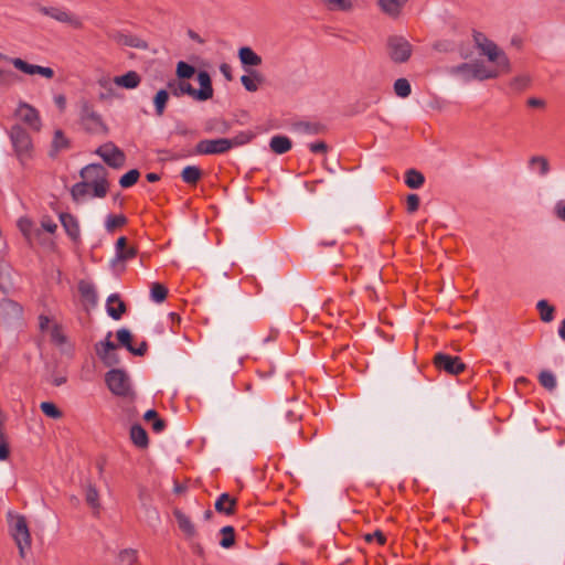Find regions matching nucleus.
I'll return each instance as SVG.
<instances>
[{
    "label": "nucleus",
    "instance_id": "f257e3e1",
    "mask_svg": "<svg viewBox=\"0 0 565 565\" xmlns=\"http://www.w3.org/2000/svg\"><path fill=\"white\" fill-rule=\"evenodd\" d=\"M472 40L479 54L484 56L488 62L493 64V66L487 65L481 60L461 63L459 65L451 66L448 70V73L451 76L457 77L463 83H469L472 81L483 82L494 79L501 74H508L511 72L512 65L505 52L484 33L475 31Z\"/></svg>",
    "mask_w": 565,
    "mask_h": 565
},
{
    "label": "nucleus",
    "instance_id": "f03ea898",
    "mask_svg": "<svg viewBox=\"0 0 565 565\" xmlns=\"http://www.w3.org/2000/svg\"><path fill=\"white\" fill-rule=\"evenodd\" d=\"M196 81L200 85L199 89L193 88L189 82L180 78L169 81L168 88L175 97L189 95L196 102H206L211 99L213 97L214 89L210 74L205 71H200L196 74Z\"/></svg>",
    "mask_w": 565,
    "mask_h": 565
},
{
    "label": "nucleus",
    "instance_id": "7ed1b4c3",
    "mask_svg": "<svg viewBox=\"0 0 565 565\" xmlns=\"http://www.w3.org/2000/svg\"><path fill=\"white\" fill-rule=\"evenodd\" d=\"M81 178L92 189V195L104 198L108 192L107 170L99 163H92L81 170Z\"/></svg>",
    "mask_w": 565,
    "mask_h": 565
},
{
    "label": "nucleus",
    "instance_id": "20e7f679",
    "mask_svg": "<svg viewBox=\"0 0 565 565\" xmlns=\"http://www.w3.org/2000/svg\"><path fill=\"white\" fill-rule=\"evenodd\" d=\"M9 138L14 154L21 164H25L33 157V141L30 134L20 125H13L9 130Z\"/></svg>",
    "mask_w": 565,
    "mask_h": 565
},
{
    "label": "nucleus",
    "instance_id": "39448f33",
    "mask_svg": "<svg viewBox=\"0 0 565 565\" xmlns=\"http://www.w3.org/2000/svg\"><path fill=\"white\" fill-rule=\"evenodd\" d=\"M387 57L395 64H404L413 54V45L408 39L401 34H391L385 41Z\"/></svg>",
    "mask_w": 565,
    "mask_h": 565
},
{
    "label": "nucleus",
    "instance_id": "423d86ee",
    "mask_svg": "<svg viewBox=\"0 0 565 565\" xmlns=\"http://www.w3.org/2000/svg\"><path fill=\"white\" fill-rule=\"evenodd\" d=\"M79 118L86 131L95 135H106L108 132V128L103 121L102 116L87 100L81 103Z\"/></svg>",
    "mask_w": 565,
    "mask_h": 565
},
{
    "label": "nucleus",
    "instance_id": "0eeeda50",
    "mask_svg": "<svg viewBox=\"0 0 565 565\" xmlns=\"http://www.w3.org/2000/svg\"><path fill=\"white\" fill-rule=\"evenodd\" d=\"M105 381L109 391L113 394L130 398L135 396V393L131 388L129 376L125 371L119 369H113L106 373Z\"/></svg>",
    "mask_w": 565,
    "mask_h": 565
},
{
    "label": "nucleus",
    "instance_id": "6e6552de",
    "mask_svg": "<svg viewBox=\"0 0 565 565\" xmlns=\"http://www.w3.org/2000/svg\"><path fill=\"white\" fill-rule=\"evenodd\" d=\"M95 153L98 154L104 160V162L111 168L119 169L125 166V152L111 141L99 146Z\"/></svg>",
    "mask_w": 565,
    "mask_h": 565
},
{
    "label": "nucleus",
    "instance_id": "1a4fd4ad",
    "mask_svg": "<svg viewBox=\"0 0 565 565\" xmlns=\"http://www.w3.org/2000/svg\"><path fill=\"white\" fill-rule=\"evenodd\" d=\"M0 60L8 61L13 65L18 71L26 74V75H41L45 78H52L54 76V71L47 66H41L35 64H30L26 61L20 57H9L2 53H0Z\"/></svg>",
    "mask_w": 565,
    "mask_h": 565
},
{
    "label": "nucleus",
    "instance_id": "9d476101",
    "mask_svg": "<svg viewBox=\"0 0 565 565\" xmlns=\"http://www.w3.org/2000/svg\"><path fill=\"white\" fill-rule=\"evenodd\" d=\"M411 0H376L375 6L381 14L391 19L399 20Z\"/></svg>",
    "mask_w": 565,
    "mask_h": 565
},
{
    "label": "nucleus",
    "instance_id": "9b49d317",
    "mask_svg": "<svg viewBox=\"0 0 565 565\" xmlns=\"http://www.w3.org/2000/svg\"><path fill=\"white\" fill-rule=\"evenodd\" d=\"M435 366L448 374L457 375L465 371L466 364L458 356H451L446 353H437L434 358Z\"/></svg>",
    "mask_w": 565,
    "mask_h": 565
},
{
    "label": "nucleus",
    "instance_id": "f8f14e48",
    "mask_svg": "<svg viewBox=\"0 0 565 565\" xmlns=\"http://www.w3.org/2000/svg\"><path fill=\"white\" fill-rule=\"evenodd\" d=\"M110 338L111 332H108L105 341H100L95 345L96 354L107 366H113L119 363V358L115 353L117 345L110 340Z\"/></svg>",
    "mask_w": 565,
    "mask_h": 565
},
{
    "label": "nucleus",
    "instance_id": "ddd939ff",
    "mask_svg": "<svg viewBox=\"0 0 565 565\" xmlns=\"http://www.w3.org/2000/svg\"><path fill=\"white\" fill-rule=\"evenodd\" d=\"M231 150L227 138L204 139L196 143L195 151L200 154H221Z\"/></svg>",
    "mask_w": 565,
    "mask_h": 565
},
{
    "label": "nucleus",
    "instance_id": "4468645a",
    "mask_svg": "<svg viewBox=\"0 0 565 565\" xmlns=\"http://www.w3.org/2000/svg\"><path fill=\"white\" fill-rule=\"evenodd\" d=\"M15 116L31 129L35 131L41 129L40 114L32 105L20 102L15 109Z\"/></svg>",
    "mask_w": 565,
    "mask_h": 565
},
{
    "label": "nucleus",
    "instance_id": "2eb2a0df",
    "mask_svg": "<svg viewBox=\"0 0 565 565\" xmlns=\"http://www.w3.org/2000/svg\"><path fill=\"white\" fill-rule=\"evenodd\" d=\"M41 12L58 22L66 23L74 29H81L83 26V22L77 15L63 9L44 7L41 9Z\"/></svg>",
    "mask_w": 565,
    "mask_h": 565
},
{
    "label": "nucleus",
    "instance_id": "dca6fc26",
    "mask_svg": "<svg viewBox=\"0 0 565 565\" xmlns=\"http://www.w3.org/2000/svg\"><path fill=\"white\" fill-rule=\"evenodd\" d=\"M22 308L19 303L10 299L0 301V321L3 323H11L21 318Z\"/></svg>",
    "mask_w": 565,
    "mask_h": 565
},
{
    "label": "nucleus",
    "instance_id": "f3484780",
    "mask_svg": "<svg viewBox=\"0 0 565 565\" xmlns=\"http://www.w3.org/2000/svg\"><path fill=\"white\" fill-rule=\"evenodd\" d=\"M12 537L15 543H22L24 546H31V534L23 515H17L12 527Z\"/></svg>",
    "mask_w": 565,
    "mask_h": 565
},
{
    "label": "nucleus",
    "instance_id": "a211bd4d",
    "mask_svg": "<svg viewBox=\"0 0 565 565\" xmlns=\"http://www.w3.org/2000/svg\"><path fill=\"white\" fill-rule=\"evenodd\" d=\"M111 39L119 45L129 46L138 50H147L149 47L148 42L141 39L138 35L125 33V32H115L111 35Z\"/></svg>",
    "mask_w": 565,
    "mask_h": 565
},
{
    "label": "nucleus",
    "instance_id": "6ab92c4d",
    "mask_svg": "<svg viewBox=\"0 0 565 565\" xmlns=\"http://www.w3.org/2000/svg\"><path fill=\"white\" fill-rule=\"evenodd\" d=\"M173 515L178 522L179 529L183 532L186 539H193L196 536V527L190 516L179 509L173 510Z\"/></svg>",
    "mask_w": 565,
    "mask_h": 565
},
{
    "label": "nucleus",
    "instance_id": "aec40b11",
    "mask_svg": "<svg viewBox=\"0 0 565 565\" xmlns=\"http://www.w3.org/2000/svg\"><path fill=\"white\" fill-rule=\"evenodd\" d=\"M113 82L119 87L134 89L139 86L141 77L136 71H129L124 75L114 77Z\"/></svg>",
    "mask_w": 565,
    "mask_h": 565
},
{
    "label": "nucleus",
    "instance_id": "412c9836",
    "mask_svg": "<svg viewBox=\"0 0 565 565\" xmlns=\"http://www.w3.org/2000/svg\"><path fill=\"white\" fill-rule=\"evenodd\" d=\"M60 220L68 236L74 241L78 239L81 231L77 220L68 213H62Z\"/></svg>",
    "mask_w": 565,
    "mask_h": 565
},
{
    "label": "nucleus",
    "instance_id": "4be33fe9",
    "mask_svg": "<svg viewBox=\"0 0 565 565\" xmlns=\"http://www.w3.org/2000/svg\"><path fill=\"white\" fill-rule=\"evenodd\" d=\"M214 507L218 513L232 515L235 512L236 499L228 493H223L218 497Z\"/></svg>",
    "mask_w": 565,
    "mask_h": 565
},
{
    "label": "nucleus",
    "instance_id": "5701e85b",
    "mask_svg": "<svg viewBox=\"0 0 565 565\" xmlns=\"http://www.w3.org/2000/svg\"><path fill=\"white\" fill-rule=\"evenodd\" d=\"M323 6L331 12L350 13L355 9L353 0H323Z\"/></svg>",
    "mask_w": 565,
    "mask_h": 565
},
{
    "label": "nucleus",
    "instance_id": "b1692460",
    "mask_svg": "<svg viewBox=\"0 0 565 565\" xmlns=\"http://www.w3.org/2000/svg\"><path fill=\"white\" fill-rule=\"evenodd\" d=\"M107 313L115 320L120 319L126 311L125 303L119 299L118 295H111L107 299Z\"/></svg>",
    "mask_w": 565,
    "mask_h": 565
},
{
    "label": "nucleus",
    "instance_id": "393cba45",
    "mask_svg": "<svg viewBox=\"0 0 565 565\" xmlns=\"http://www.w3.org/2000/svg\"><path fill=\"white\" fill-rule=\"evenodd\" d=\"M238 58L243 65L247 66H259L262 64V57L248 46L238 50Z\"/></svg>",
    "mask_w": 565,
    "mask_h": 565
},
{
    "label": "nucleus",
    "instance_id": "a878e982",
    "mask_svg": "<svg viewBox=\"0 0 565 565\" xmlns=\"http://www.w3.org/2000/svg\"><path fill=\"white\" fill-rule=\"evenodd\" d=\"M68 146L70 141L64 136L63 131L60 129L55 130L50 150V157H56L60 151L67 149Z\"/></svg>",
    "mask_w": 565,
    "mask_h": 565
},
{
    "label": "nucleus",
    "instance_id": "bb28decb",
    "mask_svg": "<svg viewBox=\"0 0 565 565\" xmlns=\"http://www.w3.org/2000/svg\"><path fill=\"white\" fill-rule=\"evenodd\" d=\"M86 503L92 508L94 514H98L100 510L99 493L96 487L88 483L85 489Z\"/></svg>",
    "mask_w": 565,
    "mask_h": 565
},
{
    "label": "nucleus",
    "instance_id": "cd10ccee",
    "mask_svg": "<svg viewBox=\"0 0 565 565\" xmlns=\"http://www.w3.org/2000/svg\"><path fill=\"white\" fill-rule=\"evenodd\" d=\"M269 147L273 152L282 154L291 149V140L286 136H274L270 139Z\"/></svg>",
    "mask_w": 565,
    "mask_h": 565
},
{
    "label": "nucleus",
    "instance_id": "c85d7f7f",
    "mask_svg": "<svg viewBox=\"0 0 565 565\" xmlns=\"http://www.w3.org/2000/svg\"><path fill=\"white\" fill-rule=\"evenodd\" d=\"M241 82L246 90L254 93L258 90L259 85L263 83V76L260 73L252 71L249 75H243Z\"/></svg>",
    "mask_w": 565,
    "mask_h": 565
},
{
    "label": "nucleus",
    "instance_id": "c756f323",
    "mask_svg": "<svg viewBox=\"0 0 565 565\" xmlns=\"http://www.w3.org/2000/svg\"><path fill=\"white\" fill-rule=\"evenodd\" d=\"M425 182L424 174L415 169H409L405 174V183L411 189H419Z\"/></svg>",
    "mask_w": 565,
    "mask_h": 565
},
{
    "label": "nucleus",
    "instance_id": "7c9ffc66",
    "mask_svg": "<svg viewBox=\"0 0 565 565\" xmlns=\"http://www.w3.org/2000/svg\"><path fill=\"white\" fill-rule=\"evenodd\" d=\"M130 438L138 447H147L148 436L146 430L140 425H134L130 429Z\"/></svg>",
    "mask_w": 565,
    "mask_h": 565
},
{
    "label": "nucleus",
    "instance_id": "2f4dec72",
    "mask_svg": "<svg viewBox=\"0 0 565 565\" xmlns=\"http://www.w3.org/2000/svg\"><path fill=\"white\" fill-rule=\"evenodd\" d=\"M230 130V124L223 119H210L205 124V131L215 134H226Z\"/></svg>",
    "mask_w": 565,
    "mask_h": 565
},
{
    "label": "nucleus",
    "instance_id": "473e14b6",
    "mask_svg": "<svg viewBox=\"0 0 565 565\" xmlns=\"http://www.w3.org/2000/svg\"><path fill=\"white\" fill-rule=\"evenodd\" d=\"M181 177L185 183L195 184L201 179L202 171L195 166H188L182 170Z\"/></svg>",
    "mask_w": 565,
    "mask_h": 565
},
{
    "label": "nucleus",
    "instance_id": "72a5a7b5",
    "mask_svg": "<svg viewBox=\"0 0 565 565\" xmlns=\"http://www.w3.org/2000/svg\"><path fill=\"white\" fill-rule=\"evenodd\" d=\"M539 382L544 388H546L550 392L554 391L557 385L555 375L547 370H544L539 374Z\"/></svg>",
    "mask_w": 565,
    "mask_h": 565
},
{
    "label": "nucleus",
    "instance_id": "f704fd0d",
    "mask_svg": "<svg viewBox=\"0 0 565 565\" xmlns=\"http://www.w3.org/2000/svg\"><path fill=\"white\" fill-rule=\"evenodd\" d=\"M169 100V93L166 89H160L154 98L153 104L156 108V114L158 116H162L167 106V103Z\"/></svg>",
    "mask_w": 565,
    "mask_h": 565
},
{
    "label": "nucleus",
    "instance_id": "c9c22d12",
    "mask_svg": "<svg viewBox=\"0 0 565 565\" xmlns=\"http://www.w3.org/2000/svg\"><path fill=\"white\" fill-rule=\"evenodd\" d=\"M90 188L84 181L78 182L72 186L71 194L74 201L79 202L88 194H90Z\"/></svg>",
    "mask_w": 565,
    "mask_h": 565
},
{
    "label": "nucleus",
    "instance_id": "e433bc0d",
    "mask_svg": "<svg viewBox=\"0 0 565 565\" xmlns=\"http://www.w3.org/2000/svg\"><path fill=\"white\" fill-rule=\"evenodd\" d=\"M530 167H537L540 175L544 177L550 172L548 160L543 156H534L529 160Z\"/></svg>",
    "mask_w": 565,
    "mask_h": 565
},
{
    "label": "nucleus",
    "instance_id": "4c0bfd02",
    "mask_svg": "<svg viewBox=\"0 0 565 565\" xmlns=\"http://www.w3.org/2000/svg\"><path fill=\"white\" fill-rule=\"evenodd\" d=\"M537 310L540 311L541 319L544 322H551L554 318V307L551 306L546 300H540L536 305Z\"/></svg>",
    "mask_w": 565,
    "mask_h": 565
},
{
    "label": "nucleus",
    "instance_id": "58836bf2",
    "mask_svg": "<svg viewBox=\"0 0 565 565\" xmlns=\"http://www.w3.org/2000/svg\"><path fill=\"white\" fill-rule=\"evenodd\" d=\"M221 533L223 535L222 540L220 541V545L223 547V548H230L234 545L235 543V532H234V527L231 526V525H227V526H224L222 530H221Z\"/></svg>",
    "mask_w": 565,
    "mask_h": 565
},
{
    "label": "nucleus",
    "instance_id": "ea45409f",
    "mask_svg": "<svg viewBox=\"0 0 565 565\" xmlns=\"http://www.w3.org/2000/svg\"><path fill=\"white\" fill-rule=\"evenodd\" d=\"M394 92L398 97L406 98L411 95V84L406 78H398L394 83Z\"/></svg>",
    "mask_w": 565,
    "mask_h": 565
},
{
    "label": "nucleus",
    "instance_id": "a19ab883",
    "mask_svg": "<svg viewBox=\"0 0 565 565\" xmlns=\"http://www.w3.org/2000/svg\"><path fill=\"white\" fill-rule=\"evenodd\" d=\"M175 73H177L178 78L189 79L195 74V68H194V66L188 64L186 62L180 61L177 64Z\"/></svg>",
    "mask_w": 565,
    "mask_h": 565
},
{
    "label": "nucleus",
    "instance_id": "79ce46f5",
    "mask_svg": "<svg viewBox=\"0 0 565 565\" xmlns=\"http://www.w3.org/2000/svg\"><path fill=\"white\" fill-rule=\"evenodd\" d=\"M40 408L50 418L60 419L63 416L62 412L52 402H42Z\"/></svg>",
    "mask_w": 565,
    "mask_h": 565
},
{
    "label": "nucleus",
    "instance_id": "37998d69",
    "mask_svg": "<svg viewBox=\"0 0 565 565\" xmlns=\"http://www.w3.org/2000/svg\"><path fill=\"white\" fill-rule=\"evenodd\" d=\"M18 227L21 231V233L23 234V236L29 242H32L33 227H34L32 221L30 218H28V217H21L18 221Z\"/></svg>",
    "mask_w": 565,
    "mask_h": 565
},
{
    "label": "nucleus",
    "instance_id": "c03bdc74",
    "mask_svg": "<svg viewBox=\"0 0 565 565\" xmlns=\"http://www.w3.org/2000/svg\"><path fill=\"white\" fill-rule=\"evenodd\" d=\"M78 290L84 298L92 301L93 303L96 302L97 295L93 285L85 281H81L78 285Z\"/></svg>",
    "mask_w": 565,
    "mask_h": 565
},
{
    "label": "nucleus",
    "instance_id": "a18cd8bd",
    "mask_svg": "<svg viewBox=\"0 0 565 565\" xmlns=\"http://www.w3.org/2000/svg\"><path fill=\"white\" fill-rule=\"evenodd\" d=\"M127 223V218L124 215H108L106 218V230L114 232L115 228L120 227Z\"/></svg>",
    "mask_w": 565,
    "mask_h": 565
},
{
    "label": "nucleus",
    "instance_id": "49530a36",
    "mask_svg": "<svg viewBox=\"0 0 565 565\" xmlns=\"http://www.w3.org/2000/svg\"><path fill=\"white\" fill-rule=\"evenodd\" d=\"M140 173L137 169L129 170L120 178L119 184L121 188H129L138 181Z\"/></svg>",
    "mask_w": 565,
    "mask_h": 565
},
{
    "label": "nucleus",
    "instance_id": "de8ad7c7",
    "mask_svg": "<svg viewBox=\"0 0 565 565\" xmlns=\"http://www.w3.org/2000/svg\"><path fill=\"white\" fill-rule=\"evenodd\" d=\"M167 295H168V289L163 285H161L159 282L152 284L151 298L153 301L162 302L167 298Z\"/></svg>",
    "mask_w": 565,
    "mask_h": 565
},
{
    "label": "nucleus",
    "instance_id": "09e8293b",
    "mask_svg": "<svg viewBox=\"0 0 565 565\" xmlns=\"http://www.w3.org/2000/svg\"><path fill=\"white\" fill-rule=\"evenodd\" d=\"M120 565H134L137 561V551L132 548L124 550L119 553Z\"/></svg>",
    "mask_w": 565,
    "mask_h": 565
},
{
    "label": "nucleus",
    "instance_id": "8fccbe9b",
    "mask_svg": "<svg viewBox=\"0 0 565 565\" xmlns=\"http://www.w3.org/2000/svg\"><path fill=\"white\" fill-rule=\"evenodd\" d=\"M252 138H253V135L250 132L243 131V132H239L238 135H236L233 138H227V141H230L231 149H233L235 147H239V146L246 145L247 142L250 141Z\"/></svg>",
    "mask_w": 565,
    "mask_h": 565
},
{
    "label": "nucleus",
    "instance_id": "3c124183",
    "mask_svg": "<svg viewBox=\"0 0 565 565\" xmlns=\"http://www.w3.org/2000/svg\"><path fill=\"white\" fill-rule=\"evenodd\" d=\"M11 285V270L9 265L0 263V288L6 289Z\"/></svg>",
    "mask_w": 565,
    "mask_h": 565
},
{
    "label": "nucleus",
    "instance_id": "603ef678",
    "mask_svg": "<svg viewBox=\"0 0 565 565\" xmlns=\"http://www.w3.org/2000/svg\"><path fill=\"white\" fill-rule=\"evenodd\" d=\"M530 84V77L527 75H518L510 81V87L516 92L523 90Z\"/></svg>",
    "mask_w": 565,
    "mask_h": 565
},
{
    "label": "nucleus",
    "instance_id": "864d4df0",
    "mask_svg": "<svg viewBox=\"0 0 565 565\" xmlns=\"http://www.w3.org/2000/svg\"><path fill=\"white\" fill-rule=\"evenodd\" d=\"M117 339L121 345L126 347L128 349V351L131 352V350L134 348L131 345L132 335L128 329H125V328L119 329L117 331Z\"/></svg>",
    "mask_w": 565,
    "mask_h": 565
},
{
    "label": "nucleus",
    "instance_id": "5fc2aeb1",
    "mask_svg": "<svg viewBox=\"0 0 565 565\" xmlns=\"http://www.w3.org/2000/svg\"><path fill=\"white\" fill-rule=\"evenodd\" d=\"M298 129L307 135H318L323 130L320 124L300 122Z\"/></svg>",
    "mask_w": 565,
    "mask_h": 565
},
{
    "label": "nucleus",
    "instance_id": "6e6d98bb",
    "mask_svg": "<svg viewBox=\"0 0 565 565\" xmlns=\"http://www.w3.org/2000/svg\"><path fill=\"white\" fill-rule=\"evenodd\" d=\"M433 49L440 53H448V52L452 51L454 45L448 40H438V41L434 42Z\"/></svg>",
    "mask_w": 565,
    "mask_h": 565
},
{
    "label": "nucleus",
    "instance_id": "4d7b16f0",
    "mask_svg": "<svg viewBox=\"0 0 565 565\" xmlns=\"http://www.w3.org/2000/svg\"><path fill=\"white\" fill-rule=\"evenodd\" d=\"M41 230L50 233V234H54L57 230V224L52 220L50 218L49 216H44L42 217L41 220Z\"/></svg>",
    "mask_w": 565,
    "mask_h": 565
},
{
    "label": "nucleus",
    "instance_id": "13d9d810",
    "mask_svg": "<svg viewBox=\"0 0 565 565\" xmlns=\"http://www.w3.org/2000/svg\"><path fill=\"white\" fill-rule=\"evenodd\" d=\"M407 211L414 213L419 206V198L417 194H408L406 198Z\"/></svg>",
    "mask_w": 565,
    "mask_h": 565
},
{
    "label": "nucleus",
    "instance_id": "bf43d9fd",
    "mask_svg": "<svg viewBox=\"0 0 565 565\" xmlns=\"http://www.w3.org/2000/svg\"><path fill=\"white\" fill-rule=\"evenodd\" d=\"M364 539L366 542H372L373 540H376L377 543L381 545L384 544L386 541L385 535L381 531H375L374 533L365 534Z\"/></svg>",
    "mask_w": 565,
    "mask_h": 565
},
{
    "label": "nucleus",
    "instance_id": "052dcab7",
    "mask_svg": "<svg viewBox=\"0 0 565 565\" xmlns=\"http://www.w3.org/2000/svg\"><path fill=\"white\" fill-rule=\"evenodd\" d=\"M136 254H137L136 248L129 247V248H126L124 252H120V254H118V256H117V259L125 262V260H128V259H131L132 257H135Z\"/></svg>",
    "mask_w": 565,
    "mask_h": 565
},
{
    "label": "nucleus",
    "instance_id": "680f3d73",
    "mask_svg": "<svg viewBox=\"0 0 565 565\" xmlns=\"http://www.w3.org/2000/svg\"><path fill=\"white\" fill-rule=\"evenodd\" d=\"M52 341L58 345L65 342V337L58 328H54L51 332Z\"/></svg>",
    "mask_w": 565,
    "mask_h": 565
},
{
    "label": "nucleus",
    "instance_id": "e2e57ef3",
    "mask_svg": "<svg viewBox=\"0 0 565 565\" xmlns=\"http://www.w3.org/2000/svg\"><path fill=\"white\" fill-rule=\"evenodd\" d=\"M555 215L565 222V202L558 201L554 207Z\"/></svg>",
    "mask_w": 565,
    "mask_h": 565
},
{
    "label": "nucleus",
    "instance_id": "0e129e2a",
    "mask_svg": "<svg viewBox=\"0 0 565 565\" xmlns=\"http://www.w3.org/2000/svg\"><path fill=\"white\" fill-rule=\"evenodd\" d=\"M309 147H310V150L316 153L317 152L324 153L328 150V146L324 141L313 142Z\"/></svg>",
    "mask_w": 565,
    "mask_h": 565
},
{
    "label": "nucleus",
    "instance_id": "69168bd1",
    "mask_svg": "<svg viewBox=\"0 0 565 565\" xmlns=\"http://www.w3.org/2000/svg\"><path fill=\"white\" fill-rule=\"evenodd\" d=\"M10 451L9 446L6 441V438L0 440V460H7L9 458Z\"/></svg>",
    "mask_w": 565,
    "mask_h": 565
},
{
    "label": "nucleus",
    "instance_id": "338daca9",
    "mask_svg": "<svg viewBox=\"0 0 565 565\" xmlns=\"http://www.w3.org/2000/svg\"><path fill=\"white\" fill-rule=\"evenodd\" d=\"M220 72L223 74V76L227 81H232L233 79L232 67L228 64H226V63L221 64L220 65Z\"/></svg>",
    "mask_w": 565,
    "mask_h": 565
},
{
    "label": "nucleus",
    "instance_id": "774afa93",
    "mask_svg": "<svg viewBox=\"0 0 565 565\" xmlns=\"http://www.w3.org/2000/svg\"><path fill=\"white\" fill-rule=\"evenodd\" d=\"M527 105L533 108H543L545 107V102L541 98L532 97L527 99Z\"/></svg>",
    "mask_w": 565,
    "mask_h": 565
}]
</instances>
